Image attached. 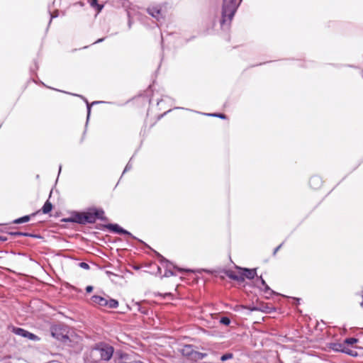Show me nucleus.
<instances>
[{
  "instance_id": "nucleus-1",
  "label": "nucleus",
  "mask_w": 363,
  "mask_h": 363,
  "mask_svg": "<svg viewBox=\"0 0 363 363\" xmlns=\"http://www.w3.org/2000/svg\"><path fill=\"white\" fill-rule=\"evenodd\" d=\"M113 347L108 344L99 343L91 350V357L94 361L109 360L113 354Z\"/></svg>"
},
{
  "instance_id": "nucleus-2",
  "label": "nucleus",
  "mask_w": 363,
  "mask_h": 363,
  "mask_svg": "<svg viewBox=\"0 0 363 363\" xmlns=\"http://www.w3.org/2000/svg\"><path fill=\"white\" fill-rule=\"evenodd\" d=\"M241 0H223L222 8L221 23L224 24L227 21H231L233 19Z\"/></svg>"
},
{
  "instance_id": "nucleus-3",
  "label": "nucleus",
  "mask_w": 363,
  "mask_h": 363,
  "mask_svg": "<svg viewBox=\"0 0 363 363\" xmlns=\"http://www.w3.org/2000/svg\"><path fill=\"white\" fill-rule=\"evenodd\" d=\"M100 296H93L91 297V301L96 305L99 306L107 307L108 308H116L118 306V301L113 298H108Z\"/></svg>"
},
{
  "instance_id": "nucleus-4",
  "label": "nucleus",
  "mask_w": 363,
  "mask_h": 363,
  "mask_svg": "<svg viewBox=\"0 0 363 363\" xmlns=\"http://www.w3.org/2000/svg\"><path fill=\"white\" fill-rule=\"evenodd\" d=\"M13 332L18 335H20L21 337H26L29 340H38L39 338L38 337V336H36L35 335H34L33 333H31L23 328H13Z\"/></svg>"
},
{
  "instance_id": "nucleus-5",
  "label": "nucleus",
  "mask_w": 363,
  "mask_h": 363,
  "mask_svg": "<svg viewBox=\"0 0 363 363\" xmlns=\"http://www.w3.org/2000/svg\"><path fill=\"white\" fill-rule=\"evenodd\" d=\"M237 269L238 270H240L241 274L243 275V277H244V279L245 278L252 279L257 275L255 269L240 268V267H237Z\"/></svg>"
},
{
  "instance_id": "nucleus-6",
  "label": "nucleus",
  "mask_w": 363,
  "mask_h": 363,
  "mask_svg": "<svg viewBox=\"0 0 363 363\" xmlns=\"http://www.w3.org/2000/svg\"><path fill=\"white\" fill-rule=\"evenodd\" d=\"M226 276L233 279L238 281H244V277L241 274L240 270L238 272H235L233 270H228L225 272Z\"/></svg>"
},
{
  "instance_id": "nucleus-7",
  "label": "nucleus",
  "mask_w": 363,
  "mask_h": 363,
  "mask_svg": "<svg viewBox=\"0 0 363 363\" xmlns=\"http://www.w3.org/2000/svg\"><path fill=\"white\" fill-rule=\"evenodd\" d=\"M194 352L195 350L193 349V346L190 345H184L182 349V354L191 360H193Z\"/></svg>"
},
{
  "instance_id": "nucleus-8",
  "label": "nucleus",
  "mask_w": 363,
  "mask_h": 363,
  "mask_svg": "<svg viewBox=\"0 0 363 363\" xmlns=\"http://www.w3.org/2000/svg\"><path fill=\"white\" fill-rule=\"evenodd\" d=\"M107 228L111 230V231H113L115 233H117L118 234H125L131 236V233L128 232L127 230L123 229L121 227H120L117 224H109Z\"/></svg>"
},
{
  "instance_id": "nucleus-9",
  "label": "nucleus",
  "mask_w": 363,
  "mask_h": 363,
  "mask_svg": "<svg viewBox=\"0 0 363 363\" xmlns=\"http://www.w3.org/2000/svg\"><path fill=\"white\" fill-rule=\"evenodd\" d=\"M147 12L152 17L159 19L161 15V9L159 6H152L147 9Z\"/></svg>"
},
{
  "instance_id": "nucleus-10",
  "label": "nucleus",
  "mask_w": 363,
  "mask_h": 363,
  "mask_svg": "<svg viewBox=\"0 0 363 363\" xmlns=\"http://www.w3.org/2000/svg\"><path fill=\"white\" fill-rule=\"evenodd\" d=\"M309 184L313 189H318L322 184L321 179L318 176H313L310 179Z\"/></svg>"
},
{
  "instance_id": "nucleus-11",
  "label": "nucleus",
  "mask_w": 363,
  "mask_h": 363,
  "mask_svg": "<svg viewBox=\"0 0 363 363\" xmlns=\"http://www.w3.org/2000/svg\"><path fill=\"white\" fill-rule=\"evenodd\" d=\"M85 213V220L86 223H94L96 222V217L94 214V211L90 210L89 211L84 213Z\"/></svg>"
},
{
  "instance_id": "nucleus-12",
  "label": "nucleus",
  "mask_w": 363,
  "mask_h": 363,
  "mask_svg": "<svg viewBox=\"0 0 363 363\" xmlns=\"http://www.w3.org/2000/svg\"><path fill=\"white\" fill-rule=\"evenodd\" d=\"M85 213H77L74 218V220L78 223H80V224H86V220H85Z\"/></svg>"
},
{
  "instance_id": "nucleus-13",
  "label": "nucleus",
  "mask_w": 363,
  "mask_h": 363,
  "mask_svg": "<svg viewBox=\"0 0 363 363\" xmlns=\"http://www.w3.org/2000/svg\"><path fill=\"white\" fill-rule=\"evenodd\" d=\"M94 211V214L96 217V219H100L101 220H104L106 219V218L104 216V211L101 209H93Z\"/></svg>"
},
{
  "instance_id": "nucleus-14",
  "label": "nucleus",
  "mask_w": 363,
  "mask_h": 363,
  "mask_svg": "<svg viewBox=\"0 0 363 363\" xmlns=\"http://www.w3.org/2000/svg\"><path fill=\"white\" fill-rule=\"evenodd\" d=\"M52 209V203L48 200L46 201V202L44 203L43 208H42V211L43 213L45 214H47L48 213H50Z\"/></svg>"
},
{
  "instance_id": "nucleus-15",
  "label": "nucleus",
  "mask_w": 363,
  "mask_h": 363,
  "mask_svg": "<svg viewBox=\"0 0 363 363\" xmlns=\"http://www.w3.org/2000/svg\"><path fill=\"white\" fill-rule=\"evenodd\" d=\"M30 219V216H23V217L19 218L18 219H16L13 221V223L19 224V223H26V222L29 221Z\"/></svg>"
},
{
  "instance_id": "nucleus-16",
  "label": "nucleus",
  "mask_w": 363,
  "mask_h": 363,
  "mask_svg": "<svg viewBox=\"0 0 363 363\" xmlns=\"http://www.w3.org/2000/svg\"><path fill=\"white\" fill-rule=\"evenodd\" d=\"M206 353H201V352H197V351H195L194 352V358H193V360H199V359H203L204 357H206Z\"/></svg>"
},
{
  "instance_id": "nucleus-17",
  "label": "nucleus",
  "mask_w": 363,
  "mask_h": 363,
  "mask_svg": "<svg viewBox=\"0 0 363 363\" xmlns=\"http://www.w3.org/2000/svg\"><path fill=\"white\" fill-rule=\"evenodd\" d=\"M117 363H143V362L140 361L128 362V357L124 356V357H122L121 359Z\"/></svg>"
},
{
  "instance_id": "nucleus-18",
  "label": "nucleus",
  "mask_w": 363,
  "mask_h": 363,
  "mask_svg": "<svg viewBox=\"0 0 363 363\" xmlns=\"http://www.w3.org/2000/svg\"><path fill=\"white\" fill-rule=\"evenodd\" d=\"M358 342V339L355 337H349L345 340V343L347 345H353Z\"/></svg>"
},
{
  "instance_id": "nucleus-19",
  "label": "nucleus",
  "mask_w": 363,
  "mask_h": 363,
  "mask_svg": "<svg viewBox=\"0 0 363 363\" xmlns=\"http://www.w3.org/2000/svg\"><path fill=\"white\" fill-rule=\"evenodd\" d=\"M233 358V354L232 353H226L221 356L220 360L223 362L227 361L230 359Z\"/></svg>"
},
{
  "instance_id": "nucleus-20",
  "label": "nucleus",
  "mask_w": 363,
  "mask_h": 363,
  "mask_svg": "<svg viewBox=\"0 0 363 363\" xmlns=\"http://www.w3.org/2000/svg\"><path fill=\"white\" fill-rule=\"evenodd\" d=\"M91 6L93 7H96L99 11H100L103 8V5H99L97 4V0H91Z\"/></svg>"
},
{
  "instance_id": "nucleus-21",
  "label": "nucleus",
  "mask_w": 363,
  "mask_h": 363,
  "mask_svg": "<svg viewBox=\"0 0 363 363\" xmlns=\"http://www.w3.org/2000/svg\"><path fill=\"white\" fill-rule=\"evenodd\" d=\"M220 323L225 325H228L230 323V320L228 317H223L221 318Z\"/></svg>"
},
{
  "instance_id": "nucleus-22",
  "label": "nucleus",
  "mask_w": 363,
  "mask_h": 363,
  "mask_svg": "<svg viewBox=\"0 0 363 363\" xmlns=\"http://www.w3.org/2000/svg\"><path fill=\"white\" fill-rule=\"evenodd\" d=\"M11 235H16V236H28L30 235L28 233H21V232H13V233H11Z\"/></svg>"
},
{
  "instance_id": "nucleus-23",
  "label": "nucleus",
  "mask_w": 363,
  "mask_h": 363,
  "mask_svg": "<svg viewBox=\"0 0 363 363\" xmlns=\"http://www.w3.org/2000/svg\"><path fill=\"white\" fill-rule=\"evenodd\" d=\"M55 330H56L52 331V336L56 337V338H57L58 340H63L65 339H67L68 338L67 335H62L61 337H59V336H56Z\"/></svg>"
},
{
  "instance_id": "nucleus-24",
  "label": "nucleus",
  "mask_w": 363,
  "mask_h": 363,
  "mask_svg": "<svg viewBox=\"0 0 363 363\" xmlns=\"http://www.w3.org/2000/svg\"><path fill=\"white\" fill-rule=\"evenodd\" d=\"M79 266L81 268L84 269H89V265L87 263L84 262H80V263L79 264Z\"/></svg>"
},
{
  "instance_id": "nucleus-25",
  "label": "nucleus",
  "mask_w": 363,
  "mask_h": 363,
  "mask_svg": "<svg viewBox=\"0 0 363 363\" xmlns=\"http://www.w3.org/2000/svg\"><path fill=\"white\" fill-rule=\"evenodd\" d=\"M209 116H216V117H218V118H225V116L223 115V114H221V113H213V114H208Z\"/></svg>"
},
{
  "instance_id": "nucleus-26",
  "label": "nucleus",
  "mask_w": 363,
  "mask_h": 363,
  "mask_svg": "<svg viewBox=\"0 0 363 363\" xmlns=\"http://www.w3.org/2000/svg\"><path fill=\"white\" fill-rule=\"evenodd\" d=\"M92 290H93V286H87L86 288V291L87 293L91 292Z\"/></svg>"
},
{
  "instance_id": "nucleus-27",
  "label": "nucleus",
  "mask_w": 363,
  "mask_h": 363,
  "mask_svg": "<svg viewBox=\"0 0 363 363\" xmlns=\"http://www.w3.org/2000/svg\"><path fill=\"white\" fill-rule=\"evenodd\" d=\"M7 240V238L6 237L0 235V241L5 242Z\"/></svg>"
},
{
  "instance_id": "nucleus-28",
  "label": "nucleus",
  "mask_w": 363,
  "mask_h": 363,
  "mask_svg": "<svg viewBox=\"0 0 363 363\" xmlns=\"http://www.w3.org/2000/svg\"><path fill=\"white\" fill-rule=\"evenodd\" d=\"M281 247V244L279 245L277 248L274 250V255L277 253V252L279 250V248Z\"/></svg>"
},
{
  "instance_id": "nucleus-29",
  "label": "nucleus",
  "mask_w": 363,
  "mask_h": 363,
  "mask_svg": "<svg viewBox=\"0 0 363 363\" xmlns=\"http://www.w3.org/2000/svg\"><path fill=\"white\" fill-rule=\"evenodd\" d=\"M86 103H88V102L86 101ZM87 106H88V116H89L90 113V111H91V108H90L89 104H87Z\"/></svg>"
},
{
  "instance_id": "nucleus-30",
  "label": "nucleus",
  "mask_w": 363,
  "mask_h": 363,
  "mask_svg": "<svg viewBox=\"0 0 363 363\" xmlns=\"http://www.w3.org/2000/svg\"><path fill=\"white\" fill-rule=\"evenodd\" d=\"M167 273H169L170 275H174V273L169 271V272H166V276H168Z\"/></svg>"
},
{
  "instance_id": "nucleus-31",
  "label": "nucleus",
  "mask_w": 363,
  "mask_h": 363,
  "mask_svg": "<svg viewBox=\"0 0 363 363\" xmlns=\"http://www.w3.org/2000/svg\"><path fill=\"white\" fill-rule=\"evenodd\" d=\"M345 352V353H347V354H348L352 355V356H354V354H352V353H351V352Z\"/></svg>"
},
{
  "instance_id": "nucleus-32",
  "label": "nucleus",
  "mask_w": 363,
  "mask_h": 363,
  "mask_svg": "<svg viewBox=\"0 0 363 363\" xmlns=\"http://www.w3.org/2000/svg\"><path fill=\"white\" fill-rule=\"evenodd\" d=\"M273 294H274V296H278V295H279V294H278L277 293H276L274 291V292H273Z\"/></svg>"
},
{
  "instance_id": "nucleus-33",
  "label": "nucleus",
  "mask_w": 363,
  "mask_h": 363,
  "mask_svg": "<svg viewBox=\"0 0 363 363\" xmlns=\"http://www.w3.org/2000/svg\"><path fill=\"white\" fill-rule=\"evenodd\" d=\"M102 40H103V39H99L96 43L101 42Z\"/></svg>"
},
{
  "instance_id": "nucleus-34",
  "label": "nucleus",
  "mask_w": 363,
  "mask_h": 363,
  "mask_svg": "<svg viewBox=\"0 0 363 363\" xmlns=\"http://www.w3.org/2000/svg\"><path fill=\"white\" fill-rule=\"evenodd\" d=\"M262 283L263 285L265 284V282H264V281L263 279H262Z\"/></svg>"
}]
</instances>
